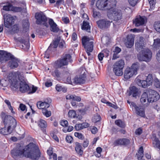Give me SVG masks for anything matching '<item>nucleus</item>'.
<instances>
[{"instance_id": "50", "label": "nucleus", "mask_w": 160, "mask_h": 160, "mask_svg": "<svg viewBox=\"0 0 160 160\" xmlns=\"http://www.w3.org/2000/svg\"><path fill=\"white\" fill-rule=\"evenodd\" d=\"M154 85L157 88H160V80L156 79L155 80Z\"/></svg>"}, {"instance_id": "36", "label": "nucleus", "mask_w": 160, "mask_h": 160, "mask_svg": "<svg viewBox=\"0 0 160 160\" xmlns=\"http://www.w3.org/2000/svg\"><path fill=\"white\" fill-rule=\"evenodd\" d=\"M82 29L86 31L87 32H90V27L89 23L87 22L83 21V24L82 26Z\"/></svg>"}, {"instance_id": "40", "label": "nucleus", "mask_w": 160, "mask_h": 160, "mask_svg": "<svg viewBox=\"0 0 160 160\" xmlns=\"http://www.w3.org/2000/svg\"><path fill=\"white\" fill-rule=\"evenodd\" d=\"M22 26L23 29H24L25 31H27V30L28 29L29 27V24L28 19H27L23 21Z\"/></svg>"}, {"instance_id": "39", "label": "nucleus", "mask_w": 160, "mask_h": 160, "mask_svg": "<svg viewBox=\"0 0 160 160\" xmlns=\"http://www.w3.org/2000/svg\"><path fill=\"white\" fill-rule=\"evenodd\" d=\"M38 124L41 128H45L47 127L46 122L43 120L40 119L38 121Z\"/></svg>"}, {"instance_id": "7", "label": "nucleus", "mask_w": 160, "mask_h": 160, "mask_svg": "<svg viewBox=\"0 0 160 160\" xmlns=\"http://www.w3.org/2000/svg\"><path fill=\"white\" fill-rule=\"evenodd\" d=\"M92 40L93 39H90L87 36H84L82 38V44L88 56L91 55L90 52L93 50Z\"/></svg>"}, {"instance_id": "3", "label": "nucleus", "mask_w": 160, "mask_h": 160, "mask_svg": "<svg viewBox=\"0 0 160 160\" xmlns=\"http://www.w3.org/2000/svg\"><path fill=\"white\" fill-rule=\"evenodd\" d=\"M115 7L111 8L107 12V16L108 18L113 20L117 23V25L120 24V21L122 18V11Z\"/></svg>"}, {"instance_id": "2", "label": "nucleus", "mask_w": 160, "mask_h": 160, "mask_svg": "<svg viewBox=\"0 0 160 160\" xmlns=\"http://www.w3.org/2000/svg\"><path fill=\"white\" fill-rule=\"evenodd\" d=\"M27 147L28 152L25 153V157L33 160H38L40 157V152L38 146L32 143L28 145Z\"/></svg>"}, {"instance_id": "34", "label": "nucleus", "mask_w": 160, "mask_h": 160, "mask_svg": "<svg viewBox=\"0 0 160 160\" xmlns=\"http://www.w3.org/2000/svg\"><path fill=\"white\" fill-rule=\"evenodd\" d=\"M75 149L76 152L78 154L80 155L81 156L83 153V150H82V147L80 144V143L78 142H76L75 144Z\"/></svg>"}, {"instance_id": "43", "label": "nucleus", "mask_w": 160, "mask_h": 160, "mask_svg": "<svg viewBox=\"0 0 160 160\" xmlns=\"http://www.w3.org/2000/svg\"><path fill=\"white\" fill-rule=\"evenodd\" d=\"M115 123L117 125L121 128H124L125 127V124L124 122L120 120H116Z\"/></svg>"}, {"instance_id": "15", "label": "nucleus", "mask_w": 160, "mask_h": 160, "mask_svg": "<svg viewBox=\"0 0 160 160\" xmlns=\"http://www.w3.org/2000/svg\"><path fill=\"white\" fill-rule=\"evenodd\" d=\"M52 100L49 98L45 99L43 101H39L37 103L38 108L39 109L48 108L50 107V104Z\"/></svg>"}, {"instance_id": "42", "label": "nucleus", "mask_w": 160, "mask_h": 160, "mask_svg": "<svg viewBox=\"0 0 160 160\" xmlns=\"http://www.w3.org/2000/svg\"><path fill=\"white\" fill-rule=\"evenodd\" d=\"M47 109H43L42 112L43 115L47 117H49L51 116V113L50 111H48Z\"/></svg>"}, {"instance_id": "17", "label": "nucleus", "mask_w": 160, "mask_h": 160, "mask_svg": "<svg viewBox=\"0 0 160 160\" xmlns=\"http://www.w3.org/2000/svg\"><path fill=\"white\" fill-rule=\"evenodd\" d=\"M140 94V91L139 89L134 86H131L129 88L128 91V95H132L133 97L136 98Z\"/></svg>"}, {"instance_id": "59", "label": "nucleus", "mask_w": 160, "mask_h": 160, "mask_svg": "<svg viewBox=\"0 0 160 160\" xmlns=\"http://www.w3.org/2000/svg\"><path fill=\"white\" fill-rule=\"evenodd\" d=\"M91 131L92 133L95 134L98 131V129L97 128L94 127H92L91 128Z\"/></svg>"}, {"instance_id": "49", "label": "nucleus", "mask_w": 160, "mask_h": 160, "mask_svg": "<svg viewBox=\"0 0 160 160\" xmlns=\"http://www.w3.org/2000/svg\"><path fill=\"white\" fill-rule=\"evenodd\" d=\"M93 16L94 18H98L100 16V13L98 12L97 11L94 9H93Z\"/></svg>"}, {"instance_id": "33", "label": "nucleus", "mask_w": 160, "mask_h": 160, "mask_svg": "<svg viewBox=\"0 0 160 160\" xmlns=\"http://www.w3.org/2000/svg\"><path fill=\"white\" fill-rule=\"evenodd\" d=\"M113 72L116 75L121 76L123 74V69L114 66H113Z\"/></svg>"}, {"instance_id": "19", "label": "nucleus", "mask_w": 160, "mask_h": 160, "mask_svg": "<svg viewBox=\"0 0 160 160\" xmlns=\"http://www.w3.org/2000/svg\"><path fill=\"white\" fill-rule=\"evenodd\" d=\"M11 58L10 53L3 51H0V63H2L8 61Z\"/></svg>"}, {"instance_id": "16", "label": "nucleus", "mask_w": 160, "mask_h": 160, "mask_svg": "<svg viewBox=\"0 0 160 160\" xmlns=\"http://www.w3.org/2000/svg\"><path fill=\"white\" fill-rule=\"evenodd\" d=\"M112 21L108 20L107 19H104L99 20L97 22L98 27L102 29L108 28L110 26Z\"/></svg>"}, {"instance_id": "6", "label": "nucleus", "mask_w": 160, "mask_h": 160, "mask_svg": "<svg viewBox=\"0 0 160 160\" xmlns=\"http://www.w3.org/2000/svg\"><path fill=\"white\" fill-rule=\"evenodd\" d=\"M139 67V64L137 63L132 64L131 68L127 67L124 72V77L126 79H128L137 73V70Z\"/></svg>"}, {"instance_id": "47", "label": "nucleus", "mask_w": 160, "mask_h": 160, "mask_svg": "<svg viewBox=\"0 0 160 160\" xmlns=\"http://www.w3.org/2000/svg\"><path fill=\"white\" fill-rule=\"evenodd\" d=\"M12 11L15 12H20L22 10V8L19 7H14L12 5Z\"/></svg>"}, {"instance_id": "22", "label": "nucleus", "mask_w": 160, "mask_h": 160, "mask_svg": "<svg viewBox=\"0 0 160 160\" xmlns=\"http://www.w3.org/2000/svg\"><path fill=\"white\" fill-rule=\"evenodd\" d=\"M134 35L130 34L128 35L127 40L125 44L126 47L128 48H131L134 44Z\"/></svg>"}, {"instance_id": "35", "label": "nucleus", "mask_w": 160, "mask_h": 160, "mask_svg": "<svg viewBox=\"0 0 160 160\" xmlns=\"http://www.w3.org/2000/svg\"><path fill=\"white\" fill-rule=\"evenodd\" d=\"M124 65L125 63L124 61L122 59H121L116 62L114 64L113 66L120 68L123 69Z\"/></svg>"}, {"instance_id": "38", "label": "nucleus", "mask_w": 160, "mask_h": 160, "mask_svg": "<svg viewBox=\"0 0 160 160\" xmlns=\"http://www.w3.org/2000/svg\"><path fill=\"white\" fill-rule=\"evenodd\" d=\"M143 149L142 146H141L139 148L138 153L136 154V156L137 158L139 160V159H141L143 156Z\"/></svg>"}, {"instance_id": "63", "label": "nucleus", "mask_w": 160, "mask_h": 160, "mask_svg": "<svg viewBox=\"0 0 160 160\" xmlns=\"http://www.w3.org/2000/svg\"><path fill=\"white\" fill-rule=\"evenodd\" d=\"M62 21L65 23H68L69 22V18L67 17H63L62 18Z\"/></svg>"}, {"instance_id": "60", "label": "nucleus", "mask_w": 160, "mask_h": 160, "mask_svg": "<svg viewBox=\"0 0 160 160\" xmlns=\"http://www.w3.org/2000/svg\"><path fill=\"white\" fill-rule=\"evenodd\" d=\"M142 130L141 128H139L136 130L135 133L136 134L139 135L142 133Z\"/></svg>"}, {"instance_id": "20", "label": "nucleus", "mask_w": 160, "mask_h": 160, "mask_svg": "<svg viewBox=\"0 0 160 160\" xmlns=\"http://www.w3.org/2000/svg\"><path fill=\"white\" fill-rule=\"evenodd\" d=\"M146 20L145 17H141L140 16H137L136 18L133 20V23L136 27H138L143 25Z\"/></svg>"}, {"instance_id": "44", "label": "nucleus", "mask_w": 160, "mask_h": 160, "mask_svg": "<svg viewBox=\"0 0 160 160\" xmlns=\"http://www.w3.org/2000/svg\"><path fill=\"white\" fill-rule=\"evenodd\" d=\"M52 74L54 77L58 78L60 77L61 73L59 70L56 69L54 71L52 72Z\"/></svg>"}, {"instance_id": "9", "label": "nucleus", "mask_w": 160, "mask_h": 160, "mask_svg": "<svg viewBox=\"0 0 160 160\" xmlns=\"http://www.w3.org/2000/svg\"><path fill=\"white\" fill-rule=\"evenodd\" d=\"M153 81L152 75L149 74L147 77L146 80H141L138 78H136L135 81L136 83L139 86L145 88L150 86Z\"/></svg>"}, {"instance_id": "57", "label": "nucleus", "mask_w": 160, "mask_h": 160, "mask_svg": "<svg viewBox=\"0 0 160 160\" xmlns=\"http://www.w3.org/2000/svg\"><path fill=\"white\" fill-rule=\"evenodd\" d=\"M75 129L77 131L82 129L81 124H76L75 126Z\"/></svg>"}, {"instance_id": "5", "label": "nucleus", "mask_w": 160, "mask_h": 160, "mask_svg": "<svg viewBox=\"0 0 160 160\" xmlns=\"http://www.w3.org/2000/svg\"><path fill=\"white\" fill-rule=\"evenodd\" d=\"M2 120L5 127H8L14 130L17 125L16 120L9 115L4 114L2 115Z\"/></svg>"}, {"instance_id": "32", "label": "nucleus", "mask_w": 160, "mask_h": 160, "mask_svg": "<svg viewBox=\"0 0 160 160\" xmlns=\"http://www.w3.org/2000/svg\"><path fill=\"white\" fill-rule=\"evenodd\" d=\"M67 99L72 100L73 101H76L79 102L81 100V98L80 97L74 95H68L66 96Z\"/></svg>"}, {"instance_id": "64", "label": "nucleus", "mask_w": 160, "mask_h": 160, "mask_svg": "<svg viewBox=\"0 0 160 160\" xmlns=\"http://www.w3.org/2000/svg\"><path fill=\"white\" fill-rule=\"evenodd\" d=\"M98 58L100 61H101L102 60L104 57L103 54L102 53H100L98 55Z\"/></svg>"}, {"instance_id": "12", "label": "nucleus", "mask_w": 160, "mask_h": 160, "mask_svg": "<svg viewBox=\"0 0 160 160\" xmlns=\"http://www.w3.org/2000/svg\"><path fill=\"white\" fill-rule=\"evenodd\" d=\"M35 18L37 24L42 25L47 27H48L47 18L42 12L36 13Z\"/></svg>"}, {"instance_id": "53", "label": "nucleus", "mask_w": 160, "mask_h": 160, "mask_svg": "<svg viewBox=\"0 0 160 160\" xmlns=\"http://www.w3.org/2000/svg\"><path fill=\"white\" fill-rule=\"evenodd\" d=\"M60 124L63 127H67L68 124V122L67 120H62L60 122Z\"/></svg>"}, {"instance_id": "11", "label": "nucleus", "mask_w": 160, "mask_h": 160, "mask_svg": "<svg viewBox=\"0 0 160 160\" xmlns=\"http://www.w3.org/2000/svg\"><path fill=\"white\" fill-rule=\"evenodd\" d=\"M72 61L71 56L69 54H66L61 59L57 60L55 63V67L57 68L68 65V62Z\"/></svg>"}, {"instance_id": "61", "label": "nucleus", "mask_w": 160, "mask_h": 160, "mask_svg": "<svg viewBox=\"0 0 160 160\" xmlns=\"http://www.w3.org/2000/svg\"><path fill=\"white\" fill-rule=\"evenodd\" d=\"M89 144V141L87 140H86L84 141L82 145L83 146L86 148L88 146Z\"/></svg>"}, {"instance_id": "58", "label": "nucleus", "mask_w": 160, "mask_h": 160, "mask_svg": "<svg viewBox=\"0 0 160 160\" xmlns=\"http://www.w3.org/2000/svg\"><path fill=\"white\" fill-rule=\"evenodd\" d=\"M19 107L20 110L22 111H24L26 109V106L22 103L20 104Z\"/></svg>"}, {"instance_id": "48", "label": "nucleus", "mask_w": 160, "mask_h": 160, "mask_svg": "<svg viewBox=\"0 0 160 160\" xmlns=\"http://www.w3.org/2000/svg\"><path fill=\"white\" fill-rule=\"evenodd\" d=\"M154 27L156 31L160 33V22L155 23L154 24Z\"/></svg>"}, {"instance_id": "8", "label": "nucleus", "mask_w": 160, "mask_h": 160, "mask_svg": "<svg viewBox=\"0 0 160 160\" xmlns=\"http://www.w3.org/2000/svg\"><path fill=\"white\" fill-rule=\"evenodd\" d=\"M11 153L12 157L15 159L25 156L24 150L19 144H17L12 150Z\"/></svg>"}, {"instance_id": "31", "label": "nucleus", "mask_w": 160, "mask_h": 160, "mask_svg": "<svg viewBox=\"0 0 160 160\" xmlns=\"http://www.w3.org/2000/svg\"><path fill=\"white\" fill-rule=\"evenodd\" d=\"M1 6L3 7V10L6 11H12V5L10 3H2L0 4Z\"/></svg>"}, {"instance_id": "10", "label": "nucleus", "mask_w": 160, "mask_h": 160, "mask_svg": "<svg viewBox=\"0 0 160 160\" xmlns=\"http://www.w3.org/2000/svg\"><path fill=\"white\" fill-rule=\"evenodd\" d=\"M141 53L138 56V58L139 61L149 62L152 57L151 51L148 48L141 50Z\"/></svg>"}, {"instance_id": "1", "label": "nucleus", "mask_w": 160, "mask_h": 160, "mask_svg": "<svg viewBox=\"0 0 160 160\" xmlns=\"http://www.w3.org/2000/svg\"><path fill=\"white\" fill-rule=\"evenodd\" d=\"M9 82L12 88L19 89L22 92H25L29 89L28 85L26 83L25 78L19 72H11L8 76Z\"/></svg>"}, {"instance_id": "13", "label": "nucleus", "mask_w": 160, "mask_h": 160, "mask_svg": "<svg viewBox=\"0 0 160 160\" xmlns=\"http://www.w3.org/2000/svg\"><path fill=\"white\" fill-rule=\"evenodd\" d=\"M147 91L148 93L149 103L156 102L159 99L160 96L157 92L150 89L148 90Z\"/></svg>"}, {"instance_id": "29", "label": "nucleus", "mask_w": 160, "mask_h": 160, "mask_svg": "<svg viewBox=\"0 0 160 160\" xmlns=\"http://www.w3.org/2000/svg\"><path fill=\"white\" fill-rule=\"evenodd\" d=\"M146 92H143L141 96L140 99V102L142 104H144L145 103L146 104H148V93H147Z\"/></svg>"}, {"instance_id": "56", "label": "nucleus", "mask_w": 160, "mask_h": 160, "mask_svg": "<svg viewBox=\"0 0 160 160\" xmlns=\"http://www.w3.org/2000/svg\"><path fill=\"white\" fill-rule=\"evenodd\" d=\"M149 4L151 6V8H153L154 5L155 4L156 1V0H148Z\"/></svg>"}, {"instance_id": "23", "label": "nucleus", "mask_w": 160, "mask_h": 160, "mask_svg": "<svg viewBox=\"0 0 160 160\" xmlns=\"http://www.w3.org/2000/svg\"><path fill=\"white\" fill-rule=\"evenodd\" d=\"M18 41L24 44L27 50H28L29 49V35L27 33L24 37L19 38Z\"/></svg>"}, {"instance_id": "41", "label": "nucleus", "mask_w": 160, "mask_h": 160, "mask_svg": "<svg viewBox=\"0 0 160 160\" xmlns=\"http://www.w3.org/2000/svg\"><path fill=\"white\" fill-rule=\"evenodd\" d=\"M68 117L71 118H77L76 116V112L73 110H69L68 113Z\"/></svg>"}, {"instance_id": "24", "label": "nucleus", "mask_w": 160, "mask_h": 160, "mask_svg": "<svg viewBox=\"0 0 160 160\" xmlns=\"http://www.w3.org/2000/svg\"><path fill=\"white\" fill-rule=\"evenodd\" d=\"M60 40V37H57V38L55 40L53 41L52 43L51 44L50 46L49 47L48 49L47 50L46 52H45V54L44 56V58H49V56L48 55H46L47 52H48L49 50L51 48H56L59 43V42Z\"/></svg>"}, {"instance_id": "30", "label": "nucleus", "mask_w": 160, "mask_h": 160, "mask_svg": "<svg viewBox=\"0 0 160 160\" xmlns=\"http://www.w3.org/2000/svg\"><path fill=\"white\" fill-rule=\"evenodd\" d=\"M13 130L8 127H5V126L4 128L0 129V133L4 135H8L11 133Z\"/></svg>"}, {"instance_id": "28", "label": "nucleus", "mask_w": 160, "mask_h": 160, "mask_svg": "<svg viewBox=\"0 0 160 160\" xmlns=\"http://www.w3.org/2000/svg\"><path fill=\"white\" fill-rule=\"evenodd\" d=\"M18 59L12 58L8 62V66L11 69H14L18 67Z\"/></svg>"}, {"instance_id": "14", "label": "nucleus", "mask_w": 160, "mask_h": 160, "mask_svg": "<svg viewBox=\"0 0 160 160\" xmlns=\"http://www.w3.org/2000/svg\"><path fill=\"white\" fill-rule=\"evenodd\" d=\"M4 24L5 27L9 28L14 23L16 17H13L10 14H6L3 16Z\"/></svg>"}, {"instance_id": "26", "label": "nucleus", "mask_w": 160, "mask_h": 160, "mask_svg": "<svg viewBox=\"0 0 160 160\" xmlns=\"http://www.w3.org/2000/svg\"><path fill=\"white\" fill-rule=\"evenodd\" d=\"M49 23L50 27V30L52 31L57 32L59 31V28L52 19H50L49 20Z\"/></svg>"}, {"instance_id": "55", "label": "nucleus", "mask_w": 160, "mask_h": 160, "mask_svg": "<svg viewBox=\"0 0 160 160\" xmlns=\"http://www.w3.org/2000/svg\"><path fill=\"white\" fill-rule=\"evenodd\" d=\"M66 140L68 142L71 143L73 140V138L71 136H67L66 138Z\"/></svg>"}, {"instance_id": "54", "label": "nucleus", "mask_w": 160, "mask_h": 160, "mask_svg": "<svg viewBox=\"0 0 160 160\" xmlns=\"http://www.w3.org/2000/svg\"><path fill=\"white\" fill-rule=\"evenodd\" d=\"M74 135L75 137H78L79 139H82L83 138V136L82 134L79 132H75L74 133Z\"/></svg>"}, {"instance_id": "21", "label": "nucleus", "mask_w": 160, "mask_h": 160, "mask_svg": "<svg viewBox=\"0 0 160 160\" xmlns=\"http://www.w3.org/2000/svg\"><path fill=\"white\" fill-rule=\"evenodd\" d=\"M86 78V74L84 72L80 75L75 77L73 79V82L77 84H82L84 83Z\"/></svg>"}, {"instance_id": "37", "label": "nucleus", "mask_w": 160, "mask_h": 160, "mask_svg": "<svg viewBox=\"0 0 160 160\" xmlns=\"http://www.w3.org/2000/svg\"><path fill=\"white\" fill-rule=\"evenodd\" d=\"M153 146L155 148H157L160 150V141L156 137H154L153 139Z\"/></svg>"}, {"instance_id": "18", "label": "nucleus", "mask_w": 160, "mask_h": 160, "mask_svg": "<svg viewBox=\"0 0 160 160\" xmlns=\"http://www.w3.org/2000/svg\"><path fill=\"white\" fill-rule=\"evenodd\" d=\"M131 105L135 109L137 114L142 117H144L145 116L144 109L142 107L140 106H138L133 102L131 103Z\"/></svg>"}, {"instance_id": "52", "label": "nucleus", "mask_w": 160, "mask_h": 160, "mask_svg": "<svg viewBox=\"0 0 160 160\" xmlns=\"http://www.w3.org/2000/svg\"><path fill=\"white\" fill-rule=\"evenodd\" d=\"M130 4L133 6H134L138 0H128Z\"/></svg>"}, {"instance_id": "4", "label": "nucleus", "mask_w": 160, "mask_h": 160, "mask_svg": "<svg viewBox=\"0 0 160 160\" xmlns=\"http://www.w3.org/2000/svg\"><path fill=\"white\" fill-rule=\"evenodd\" d=\"M116 0H98L96 5L98 9L102 10H109L113 7L116 6Z\"/></svg>"}, {"instance_id": "27", "label": "nucleus", "mask_w": 160, "mask_h": 160, "mask_svg": "<svg viewBox=\"0 0 160 160\" xmlns=\"http://www.w3.org/2000/svg\"><path fill=\"white\" fill-rule=\"evenodd\" d=\"M144 38L142 37H140L139 42L135 43L136 48L138 51L143 49L144 47Z\"/></svg>"}, {"instance_id": "46", "label": "nucleus", "mask_w": 160, "mask_h": 160, "mask_svg": "<svg viewBox=\"0 0 160 160\" xmlns=\"http://www.w3.org/2000/svg\"><path fill=\"white\" fill-rule=\"evenodd\" d=\"M153 45L156 48H158L160 47V39H157L154 40Z\"/></svg>"}, {"instance_id": "51", "label": "nucleus", "mask_w": 160, "mask_h": 160, "mask_svg": "<svg viewBox=\"0 0 160 160\" xmlns=\"http://www.w3.org/2000/svg\"><path fill=\"white\" fill-rule=\"evenodd\" d=\"M47 153L50 156L49 159H51L52 154H53V148L52 147L49 148L47 151Z\"/></svg>"}, {"instance_id": "25", "label": "nucleus", "mask_w": 160, "mask_h": 160, "mask_svg": "<svg viewBox=\"0 0 160 160\" xmlns=\"http://www.w3.org/2000/svg\"><path fill=\"white\" fill-rule=\"evenodd\" d=\"M130 141L126 138L120 139L115 140L114 142L115 146L118 145H128L130 143Z\"/></svg>"}, {"instance_id": "45", "label": "nucleus", "mask_w": 160, "mask_h": 160, "mask_svg": "<svg viewBox=\"0 0 160 160\" xmlns=\"http://www.w3.org/2000/svg\"><path fill=\"white\" fill-rule=\"evenodd\" d=\"M101 119V117L100 115L98 114H96L92 118V121L94 122H96L99 121Z\"/></svg>"}, {"instance_id": "62", "label": "nucleus", "mask_w": 160, "mask_h": 160, "mask_svg": "<svg viewBox=\"0 0 160 160\" xmlns=\"http://www.w3.org/2000/svg\"><path fill=\"white\" fill-rule=\"evenodd\" d=\"M82 125V128H86L89 126V124L87 122H84L82 123H81Z\"/></svg>"}]
</instances>
